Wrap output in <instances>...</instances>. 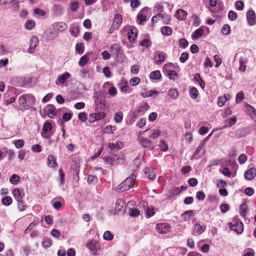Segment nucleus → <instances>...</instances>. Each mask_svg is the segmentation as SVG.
Listing matches in <instances>:
<instances>
[{"mask_svg": "<svg viewBox=\"0 0 256 256\" xmlns=\"http://www.w3.org/2000/svg\"><path fill=\"white\" fill-rule=\"evenodd\" d=\"M136 176L132 174L127 178L120 184L118 185L116 190L119 192H122L128 190L134 184Z\"/></svg>", "mask_w": 256, "mask_h": 256, "instance_id": "nucleus-1", "label": "nucleus"}, {"mask_svg": "<svg viewBox=\"0 0 256 256\" xmlns=\"http://www.w3.org/2000/svg\"><path fill=\"white\" fill-rule=\"evenodd\" d=\"M52 126L50 122L46 121L43 124L42 128L40 132L41 136L46 139L50 138L52 136L51 133Z\"/></svg>", "mask_w": 256, "mask_h": 256, "instance_id": "nucleus-2", "label": "nucleus"}, {"mask_svg": "<svg viewBox=\"0 0 256 256\" xmlns=\"http://www.w3.org/2000/svg\"><path fill=\"white\" fill-rule=\"evenodd\" d=\"M172 66L171 63L165 64L163 66V72L170 80H174L178 76V74L175 70H169Z\"/></svg>", "mask_w": 256, "mask_h": 256, "instance_id": "nucleus-3", "label": "nucleus"}, {"mask_svg": "<svg viewBox=\"0 0 256 256\" xmlns=\"http://www.w3.org/2000/svg\"><path fill=\"white\" fill-rule=\"evenodd\" d=\"M110 51L114 56L116 57L118 61L120 60V58H121L122 62L123 61L122 58H121L122 50L119 44H112L110 48Z\"/></svg>", "mask_w": 256, "mask_h": 256, "instance_id": "nucleus-4", "label": "nucleus"}, {"mask_svg": "<svg viewBox=\"0 0 256 256\" xmlns=\"http://www.w3.org/2000/svg\"><path fill=\"white\" fill-rule=\"evenodd\" d=\"M32 79L30 78L18 77L16 78V85L20 87H30Z\"/></svg>", "mask_w": 256, "mask_h": 256, "instance_id": "nucleus-5", "label": "nucleus"}, {"mask_svg": "<svg viewBox=\"0 0 256 256\" xmlns=\"http://www.w3.org/2000/svg\"><path fill=\"white\" fill-rule=\"evenodd\" d=\"M59 36L58 32L52 28L47 29L44 34V36L47 40H53Z\"/></svg>", "mask_w": 256, "mask_h": 256, "instance_id": "nucleus-6", "label": "nucleus"}, {"mask_svg": "<svg viewBox=\"0 0 256 256\" xmlns=\"http://www.w3.org/2000/svg\"><path fill=\"white\" fill-rule=\"evenodd\" d=\"M228 225L231 230L235 231L238 234H240L243 232L244 226L242 222H236L234 224L229 222Z\"/></svg>", "mask_w": 256, "mask_h": 256, "instance_id": "nucleus-7", "label": "nucleus"}, {"mask_svg": "<svg viewBox=\"0 0 256 256\" xmlns=\"http://www.w3.org/2000/svg\"><path fill=\"white\" fill-rule=\"evenodd\" d=\"M150 10L149 8L146 6L144 8L139 12L137 16V19L140 24H142L146 20V14Z\"/></svg>", "mask_w": 256, "mask_h": 256, "instance_id": "nucleus-8", "label": "nucleus"}, {"mask_svg": "<svg viewBox=\"0 0 256 256\" xmlns=\"http://www.w3.org/2000/svg\"><path fill=\"white\" fill-rule=\"evenodd\" d=\"M170 225L167 223L158 224L156 226L158 232L162 234H166L170 230Z\"/></svg>", "mask_w": 256, "mask_h": 256, "instance_id": "nucleus-9", "label": "nucleus"}, {"mask_svg": "<svg viewBox=\"0 0 256 256\" xmlns=\"http://www.w3.org/2000/svg\"><path fill=\"white\" fill-rule=\"evenodd\" d=\"M246 18L248 24L254 26L256 22L255 12L252 10H249L246 13Z\"/></svg>", "mask_w": 256, "mask_h": 256, "instance_id": "nucleus-10", "label": "nucleus"}, {"mask_svg": "<svg viewBox=\"0 0 256 256\" xmlns=\"http://www.w3.org/2000/svg\"><path fill=\"white\" fill-rule=\"evenodd\" d=\"M86 246L93 252V254H97L98 252V243L96 241L94 240H90L87 242Z\"/></svg>", "mask_w": 256, "mask_h": 256, "instance_id": "nucleus-11", "label": "nucleus"}, {"mask_svg": "<svg viewBox=\"0 0 256 256\" xmlns=\"http://www.w3.org/2000/svg\"><path fill=\"white\" fill-rule=\"evenodd\" d=\"M206 228V226H201L200 224L196 223L194 225L192 234L194 235L198 236L205 231Z\"/></svg>", "mask_w": 256, "mask_h": 256, "instance_id": "nucleus-12", "label": "nucleus"}, {"mask_svg": "<svg viewBox=\"0 0 256 256\" xmlns=\"http://www.w3.org/2000/svg\"><path fill=\"white\" fill-rule=\"evenodd\" d=\"M52 28L56 30V32H58L59 34L60 32H63L66 30L68 26L64 22H58L54 24Z\"/></svg>", "mask_w": 256, "mask_h": 256, "instance_id": "nucleus-13", "label": "nucleus"}, {"mask_svg": "<svg viewBox=\"0 0 256 256\" xmlns=\"http://www.w3.org/2000/svg\"><path fill=\"white\" fill-rule=\"evenodd\" d=\"M70 74L67 72H66L63 74H60L58 76V80L56 82V83L57 85L58 84V83L62 84L66 82L70 78Z\"/></svg>", "mask_w": 256, "mask_h": 256, "instance_id": "nucleus-14", "label": "nucleus"}, {"mask_svg": "<svg viewBox=\"0 0 256 256\" xmlns=\"http://www.w3.org/2000/svg\"><path fill=\"white\" fill-rule=\"evenodd\" d=\"M256 176V168H252L245 172L244 177L248 180H252Z\"/></svg>", "mask_w": 256, "mask_h": 256, "instance_id": "nucleus-15", "label": "nucleus"}, {"mask_svg": "<svg viewBox=\"0 0 256 256\" xmlns=\"http://www.w3.org/2000/svg\"><path fill=\"white\" fill-rule=\"evenodd\" d=\"M137 37V29L134 26H130V28L128 32V39L132 42L135 40Z\"/></svg>", "mask_w": 256, "mask_h": 256, "instance_id": "nucleus-16", "label": "nucleus"}, {"mask_svg": "<svg viewBox=\"0 0 256 256\" xmlns=\"http://www.w3.org/2000/svg\"><path fill=\"white\" fill-rule=\"evenodd\" d=\"M124 142L121 141H118V142H116L115 143L110 142L108 144V147L111 150H120L124 147Z\"/></svg>", "mask_w": 256, "mask_h": 256, "instance_id": "nucleus-17", "label": "nucleus"}, {"mask_svg": "<svg viewBox=\"0 0 256 256\" xmlns=\"http://www.w3.org/2000/svg\"><path fill=\"white\" fill-rule=\"evenodd\" d=\"M204 29L208 30V28L206 26H201L200 28L196 30L192 34V38L193 39H198L203 35Z\"/></svg>", "mask_w": 256, "mask_h": 256, "instance_id": "nucleus-18", "label": "nucleus"}, {"mask_svg": "<svg viewBox=\"0 0 256 256\" xmlns=\"http://www.w3.org/2000/svg\"><path fill=\"white\" fill-rule=\"evenodd\" d=\"M150 108V106L146 104H144V105L139 106L136 110L135 112V114L136 116H142L143 115L145 112L148 110Z\"/></svg>", "mask_w": 256, "mask_h": 256, "instance_id": "nucleus-19", "label": "nucleus"}, {"mask_svg": "<svg viewBox=\"0 0 256 256\" xmlns=\"http://www.w3.org/2000/svg\"><path fill=\"white\" fill-rule=\"evenodd\" d=\"M187 14V12L186 10L178 9L176 12V16L179 20H183L186 18Z\"/></svg>", "mask_w": 256, "mask_h": 256, "instance_id": "nucleus-20", "label": "nucleus"}, {"mask_svg": "<svg viewBox=\"0 0 256 256\" xmlns=\"http://www.w3.org/2000/svg\"><path fill=\"white\" fill-rule=\"evenodd\" d=\"M13 196L17 201L22 200L24 196L22 190L18 188H14L12 192Z\"/></svg>", "mask_w": 256, "mask_h": 256, "instance_id": "nucleus-21", "label": "nucleus"}, {"mask_svg": "<svg viewBox=\"0 0 256 256\" xmlns=\"http://www.w3.org/2000/svg\"><path fill=\"white\" fill-rule=\"evenodd\" d=\"M140 144L143 147L148 148L150 150H152L154 148V146H153L151 140L148 138H142L140 140Z\"/></svg>", "mask_w": 256, "mask_h": 256, "instance_id": "nucleus-22", "label": "nucleus"}, {"mask_svg": "<svg viewBox=\"0 0 256 256\" xmlns=\"http://www.w3.org/2000/svg\"><path fill=\"white\" fill-rule=\"evenodd\" d=\"M58 164L56 162L55 157L52 155H50L48 157V166L50 168H54L56 167Z\"/></svg>", "mask_w": 256, "mask_h": 256, "instance_id": "nucleus-23", "label": "nucleus"}, {"mask_svg": "<svg viewBox=\"0 0 256 256\" xmlns=\"http://www.w3.org/2000/svg\"><path fill=\"white\" fill-rule=\"evenodd\" d=\"M166 54L164 52H158L154 58L155 62L158 64H161L165 60Z\"/></svg>", "mask_w": 256, "mask_h": 256, "instance_id": "nucleus-24", "label": "nucleus"}, {"mask_svg": "<svg viewBox=\"0 0 256 256\" xmlns=\"http://www.w3.org/2000/svg\"><path fill=\"white\" fill-rule=\"evenodd\" d=\"M46 113L50 118H52L56 115V108L52 105L48 106L46 107Z\"/></svg>", "mask_w": 256, "mask_h": 256, "instance_id": "nucleus-25", "label": "nucleus"}, {"mask_svg": "<svg viewBox=\"0 0 256 256\" xmlns=\"http://www.w3.org/2000/svg\"><path fill=\"white\" fill-rule=\"evenodd\" d=\"M168 96L170 100H176L178 96V92L176 89H170L168 92Z\"/></svg>", "mask_w": 256, "mask_h": 256, "instance_id": "nucleus-26", "label": "nucleus"}, {"mask_svg": "<svg viewBox=\"0 0 256 256\" xmlns=\"http://www.w3.org/2000/svg\"><path fill=\"white\" fill-rule=\"evenodd\" d=\"M122 16L120 14H116L114 17V22L112 24L119 28L122 23Z\"/></svg>", "mask_w": 256, "mask_h": 256, "instance_id": "nucleus-27", "label": "nucleus"}, {"mask_svg": "<svg viewBox=\"0 0 256 256\" xmlns=\"http://www.w3.org/2000/svg\"><path fill=\"white\" fill-rule=\"evenodd\" d=\"M247 60L244 58H240L239 60L240 67L238 70L242 72H244L246 70V64Z\"/></svg>", "mask_w": 256, "mask_h": 256, "instance_id": "nucleus-28", "label": "nucleus"}, {"mask_svg": "<svg viewBox=\"0 0 256 256\" xmlns=\"http://www.w3.org/2000/svg\"><path fill=\"white\" fill-rule=\"evenodd\" d=\"M248 212V206L246 203H242L240 206V213L242 216L245 217Z\"/></svg>", "mask_w": 256, "mask_h": 256, "instance_id": "nucleus-29", "label": "nucleus"}, {"mask_svg": "<svg viewBox=\"0 0 256 256\" xmlns=\"http://www.w3.org/2000/svg\"><path fill=\"white\" fill-rule=\"evenodd\" d=\"M236 122V117H232V118H228L226 120V124L223 126L222 128H226V127H230L234 125Z\"/></svg>", "mask_w": 256, "mask_h": 256, "instance_id": "nucleus-30", "label": "nucleus"}, {"mask_svg": "<svg viewBox=\"0 0 256 256\" xmlns=\"http://www.w3.org/2000/svg\"><path fill=\"white\" fill-rule=\"evenodd\" d=\"M150 78L152 80H160L162 75L160 70H155L152 72L150 75Z\"/></svg>", "mask_w": 256, "mask_h": 256, "instance_id": "nucleus-31", "label": "nucleus"}, {"mask_svg": "<svg viewBox=\"0 0 256 256\" xmlns=\"http://www.w3.org/2000/svg\"><path fill=\"white\" fill-rule=\"evenodd\" d=\"M192 216H193V211L191 210H187L182 214V216L185 221L190 220Z\"/></svg>", "mask_w": 256, "mask_h": 256, "instance_id": "nucleus-32", "label": "nucleus"}, {"mask_svg": "<svg viewBox=\"0 0 256 256\" xmlns=\"http://www.w3.org/2000/svg\"><path fill=\"white\" fill-rule=\"evenodd\" d=\"M180 193V190L178 189V187H174L172 188L168 194V195L169 197L174 196L176 195H178Z\"/></svg>", "mask_w": 256, "mask_h": 256, "instance_id": "nucleus-33", "label": "nucleus"}, {"mask_svg": "<svg viewBox=\"0 0 256 256\" xmlns=\"http://www.w3.org/2000/svg\"><path fill=\"white\" fill-rule=\"evenodd\" d=\"M70 8L72 12H76L79 8V3L75 0H71L70 3Z\"/></svg>", "mask_w": 256, "mask_h": 256, "instance_id": "nucleus-34", "label": "nucleus"}, {"mask_svg": "<svg viewBox=\"0 0 256 256\" xmlns=\"http://www.w3.org/2000/svg\"><path fill=\"white\" fill-rule=\"evenodd\" d=\"M145 172L148 174V177L151 180H154L156 176V172L154 170H151L149 168H146Z\"/></svg>", "mask_w": 256, "mask_h": 256, "instance_id": "nucleus-35", "label": "nucleus"}, {"mask_svg": "<svg viewBox=\"0 0 256 256\" xmlns=\"http://www.w3.org/2000/svg\"><path fill=\"white\" fill-rule=\"evenodd\" d=\"M70 32L72 36L76 37L80 32L79 27L76 25L72 26Z\"/></svg>", "mask_w": 256, "mask_h": 256, "instance_id": "nucleus-36", "label": "nucleus"}, {"mask_svg": "<svg viewBox=\"0 0 256 256\" xmlns=\"http://www.w3.org/2000/svg\"><path fill=\"white\" fill-rule=\"evenodd\" d=\"M20 181V178L16 174H12L10 178V182L13 184H16Z\"/></svg>", "mask_w": 256, "mask_h": 256, "instance_id": "nucleus-37", "label": "nucleus"}, {"mask_svg": "<svg viewBox=\"0 0 256 256\" xmlns=\"http://www.w3.org/2000/svg\"><path fill=\"white\" fill-rule=\"evenodd\" d=\"M94 102L96 106H106V102L104 100H102L99 96L96 95L94 96Z\"/></svg>", "mask_w": 256, "mask_h": 256, "instance_id": "nucleus-38", "label": "nucleus"}, {"mask_svg": "<svg viewBox=\"0 0 256 256\" xmlns=\"http://www.w3.org/2000/svg\"><path fill=\"white\" fill-rule=\"evenodd\" d=\"M158 92L154 90H150L144 92L142 93L141 96L144 98L150 97L153 96L154 94H158Z\"/></svg>", "mask_w": 256, "mask_h": 256, "instance_id": "nucleus-39", "label": "nucleus"}, {"mask_svg": "<svg viewBox=\"0 0 256 256\" xmlns=\"http://www.w3.org/2000/svg\"><path fill=\"white\" fill-rule=\"evenodd\" d=\"M162 33L165 36H169L172 34V28L167 26H164L161 30Z\"/></svg>", "mask_w": 256, "mask_h": 256, "instance_id": "nucleus-40", "label": "nucleus"}, {"mask_svg": "<svg viewBox=\"0 0 256 256\" xmlns=\"http://www.w3.org/2000/svg\"><path fill=\"white\" fill-rule=\"evenodd\" d=\"M35 22L33 20H28L25 24V27L28 30H32L35 26Z\"/></svg>", "mask_w": 256, "mask_h": 256, "instance_id": "nucleus-41", "label": "nucleus"}, {"mask_svg": "<svg viewBox=\"0 0 256 256\" xmlns=\"http://www.w3.org/2000/svg\"><path fill=\"white\" fill-rule=\"evenodd\" d=\"M164 18V14L160 12L158 14L154 16L152 18V22H158L159 20H162Z\"/></svg>", "mask_w": 256, "mask_h": 256, "instance_id": "nucleus-42", "label": "nucleus"}, {"mask_svg": "<svg viewBox=\"0 0 256 256\" xmlns=\"http://www.w3.org/2000/svg\"><path fill=\"white\" fill-rule=\"evenodd\" d=\"M104 239L107 240H112L114 238L113 234L107 230L104 232L103 235Z\"/></svg>", "mask_w": 256, "mask_h": 256, "instance_id": "nucleus-43", "label": "nucleus"}, {"mask_svg": "<svg viewBox=\"0 0 256 256\" xmlns=\"http://www.w3.org/2000/svg\"><path fill=\"white\" fill-rule=\"evenodd\" d=\"M38 44V39L36 36H32L30 39V46L36 48Z\"/></svg>", "mask_w": 256, "mask_h": 256, "instance_id": "nucleus-44", "label": "nucleus"}, {"mask_svg": "<svg viewBox=\"0 0 256 256\" xmlns=\"http://www.w3.org/2000/svg\"><path fill=\"white\" fill-rule=\"evenodd\" d=\"M26 96V102H29L31 104H34L36 102V98L31 94H25Z\"/></svg>", "mask_w": 256, "mask_h": 256, "instance_id": "nucleus-45", "label": "nucleus"}, {"mask_svg": "<svg viewBox=\"0 0 256 256\" xmlns=\"http://www.w3.org/2000/svg\"><path fill=\"white\" fill-rule=\"evenodd\" d=\"M88 61V58L87 56L84 55L82 56L78 62L80 66H82L86 65Z\"/></svg>", "mask_w": 256, "mask_h": 256, "instance_id": "nucleus-46", "label": "nucleus"}, {"mask_svg": "<svg viewBox=\"0 0 256 256\" xmlns=\"http://www.w3.org/2000/svg\"><path fill=\"white\" fill-rule=\"evenodd\" d=\"M190 94L192 99H196L198 97V91L197 89L194 87L192 88L190 91Z\"/></svg>", "mask_w": 256, "mask_h": 256, "instance_id": "nucleus-47", "label": "nucleus"}, {"mask_svg": "<svg viewBox=\"0 0 256 256\" xmlns=\"http://www.w3.org/2000/svg\"><path fill=\"white\" fill-rule=\"evenodd\" d=\"M12 198L8 196L4 197L2 200V204L7 206L10 205L12 203Z\"/></svg>", "mask_w": 256, "mask_h": 256, "instance_id": "nucleus-48", "label": "nucleus"}, {"mask_svg": "<svg viewBox=\"0 0 256 256\" xmlns=\"http://www.w3.org/2000/svg\"><path fill=\"white\" fill-rule=\"evenodd\" d=\"M123 115L122 112L116 113L114 116V120L116 123L120 122L122 120Z\"/></svg>", "mask_w": 256, "mask_h": 256, "instance_id": "nucleus-49", "label": "nucleus"}, {"mask_svg": "<svg viewBox=\"0 0 256 256\" xmlns=\"http://www.w3.org/2000/svg\"><path fill=\"white\" fill-rule=\"evenodd\" d=\"M116 130V126H113L109 125L105 128L104 129V132L106 134H112Z\"/></svg>", "mask_w": 256, "mask_h": 256, "instance_id": "nucleus-50", "label": "nucleus"}, {"mask_svg": "<svg viewBox=\"0 0 256 256\" xmlns=\"http://www.w3.org/2000/svg\"><path fill=\"white\" fill-rule=\"evenodd\" d=\"M52 10L56 14L60 15L62 10V6L59 5L55 4L52 8Z\"/></svg>", "mask_w": 256, "mask_h": 256, "instance_id": "nucleus-51", "label": "nucleus"}, {"mask_svg": "<svg viewBox=\"0 0 256 256\" xmlns=\"http://www.w3.org/2000/svg\"><path fill=\"white\" fill-rule=\"evenodd\" d=\"M160 131L158 130H154L150 138L152 139L157 138L160 134Z\"/></svg>", "mask_w": 256, "mask_h": 256, "instance_id": "nucleus-52", "label": "nucleus"}, {"mask_svg": "<svg viewBox=\"0 0 256 256\" xmlns=\"http://www.w3.org/2000/svg\"><path fill=\"white\" fill-rule=\"evenodd\" d=\"M140 3L139 0H132L130 6L132 9H136L140 6Z\"/></svg>", "mask_w": 256, "mask_h": 256, "instance_id": "nucleus-53", "label": "nucleus"}, {"mask_svg": "<svg viewBox=\"0 0 256 256\" xmlns=\"http://www.w3.org/2000/svg\"><path fill=\"white\" fill-rule=\"evenodd\" d=\"M52 244V241L50 238H46L42 242V246L45 248L50 247Z\"/></svg>", "mask_w": 256, "mask_h": 256, "instance_id": "nucleus-54", "label": "nucleus"}, {"mask_svg": "<svg viewBox=\"0 0 256 256\" xmlns=\"http://www.w3.org/2000/svg\"><path fill=\"white\" fill-rule=\"evenodd\" d=\"M237 14L233 10H230L228 14V18L230 20L234 21L237 18Z\"/></svg>", "mask_w": 256, "mask_h": 256, "instance_id": "nucleus-55", "label": "nucleus"}, {"mask_svg": "<svg viewBox=\"0 0 256 256\" xmlns=\"http://www.w3.org/2000/svg\"><path fill=\"white\" fill-rule=\"evenodd\" d=\"M146 214L148 218L153 216L155 214L154 208L152 206L148 207L146 210Z\"/></svg>", "mask_w": 256, "mask_h": 256, "instance_id": "nucleus-56", "label": "nucleus"}, {"mask_svg": "<svg viewBox=\"0 0 256 256\" xmlns=\"http://www.w3.org/2000/svg\"><path fill=\"white\" fill-rule=\"evenodd\" d=\"M244 98V94L242 91L238 92L236 95V101L237 103L240 102Z\"/></svg>", "mask_w": 256, "mask_h": 256, "instance_id": "nucleus-57", "label": "nucleus"}, {"mask_svg": "<svg viewBox=\"0 0 256 256\" xmlns=\"http://www.w3.org/2000/svg\"><path fill=\"white\" fill-rule=\"evenodd\" d=\"M76 50L79 54H82L84 52V46L82 43H78L76 46Z\"/></svg>", "mask_w": 256, "mask_h": 256, "instance_id": "nucleus-58", "label": "nucleus"}, {"mask_svg": "<svg viewBox=\"0 0 256 256\" xmlns=\"http://www.w3.org/2000/svg\"><path fill=\"white\" fill-rule=\"evenodd\" d=\"M188 56H188V53L183 52L180 58V61L182 63H184L188 58Z\"/></svg>", "mask_w": 256, "mask_h": 256, "instance_id": "nucleus-59", "label": "nucleus"}, {"mask_svg": "<svg viewBox=\"0 0 256 256\" xmlns=\"http://www.w3.org/2000/svg\"><path fill=\"white\" fill-rule=\"evenodd\" d=\"M220 211L222 213H226L229 210V206L226 204H221L220 206Z\"/></svg>", "mask_w": 256, "mask_h": 256, "instance_id": "nucleus-60", "label": "nucleus"}, {"mask_svg": "<svg viewBox=\"0 0 256 256\" xmlns=\"http://www.w3.org/2000/svg\"><path fill=\"white\" fill-rule=\"evenodd\" d=\"M188 43L185 38H181L179 40L180 46L182 48H186L188 46Z\"/></svg>", "mask_w": 256, "mask_h": 256, "instance_id": "nucleus-61", "label": "nucleus"}, {"mask_svg": "<svg viewBox=\"0 0 256 256\" xmlns=\"http://www.w3.org/2000/svg\"><path fill=\"white\" fill-rule=\"evenodd\" d=\"M196 198L199 200L203 201L206 198V195L202 192H198L196 194Z\"/></svg>", "mask_w": 256, "mask_h": 256, "instance_id": "nucleus-62", "label": "nucleus"}, {"mask_svg": "<svg viewBox=\"0 0 256 256\" xmlns=\"http://www.w3.org/2000/svg\"><path fill=\"white\" fill-rule=\"evenodd\" d=\"M15 146L17 148H20L24 146V142L22 140H18L14 142Z\"/></svg>", "mask_w": 256, "mask_h": 256, "instance_id": "nucleus-63", "label": "nucleus"}, {"mask_svg": "<svg viewBox=\"0 0 256 256\" xmlns=\"http://www.w3.org/2000/svg\"><path fill=\"white\" fill-rule=\"evenodd\" d=\"M94 116V118L96 120H100L102 119L105 116V114L104 112H98V113H96L93 114Z\"/></svg>", "mask_w": 256, "mask_h": 256, "instance_id": "nucleus-64", "label": "nucleus"}]
</instances>
